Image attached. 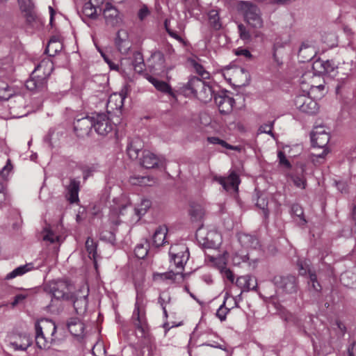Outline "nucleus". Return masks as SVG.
<instances>
[{
  "mask_svg": "<svg viewBox=\"0 0 356 356\" xmlns=\"http://www.w3.org/2000/svg\"><path fill=\"white\" fill-rule=\"evenodd\" d=\"M53 70V63L49 60H43L35 68L31 77L26 81V88L35 92L47 88V78Z\"/></svg>",
  "mask_w": 356,
  "mask_h": 356,
  "instance_id": "f257e3e1",
  "label": "nucleus"
},
{
  "mask_svg": "<svg viewBox=\"0 0 356 356\" xmlns=\"http://www.w3.org/2000/svg\"><path fill=\"white\" fill-rule=\"evenodd\" d=\"M180 90L184 96L195 97L204 103L211 101L213 97L211 87L196 76L191 77L187 83L180 88Z\"/></svg>",
  "mask_w": 356,
  "mask_h": 356,
  "instance_id": "f03ea898",
  "label": "nucleus"
},
{
  "mask_svg": "<svg viewBox=\"0 0 356 356\" xmlns=\"http://www.w3.org/2000/svg\"><path fill=\"white\" fill-rule=\"evenodd\" d=\"M35 327V341L40 349H48L55 341L56 326L54 321L47 318L38 321Z\"/></svg>",
  "mask_w": 356,
  "mask_h": 356,
  "instance_id": "7ed1b4c3",
  "label": "nucleus"
},
{
  "mask_svg": "<svg viewBox=\"0 0 356 356\" xmlns=\"http://www.w3.org/2000/svg\"><path fill=\"white\" fill-rule=\"evenodd\" d=\"M238 10L243 15L245 21L251 26L260 29L263 19L259 8L250 1H241L238 4Z\"/></svg>",
  "mask_w": 356,
  "mask_h": 356,
  "instance_id": "20e7f679",
  "label": "nucleus"
},
{
  "mask_svg": "<svg viewBox=\"0 0 356 356\" xmlns=\"http://www.w3.org/2000/svg\"><path fill=\"white\" fill-rule=\"evenodd\" d=\"M131 321L137 330L140 331L142 334H145L148 330L146 310L145 306L143 304V298L139 296H137L136 297Z\"/></svg>",
  "mask_w": 356,
  "mask_h": 356,
  "instance_id": "39448f33",
  "label": "nucleus"
},
{
  "mask_svg": "<svg viewBox=\"0 0 356 356\" xmlns=\"http://www.w3.org/2000/svg\"><path fill=\"white\" fill-rule=\"evenodd\" d=\"M311 140L314 147L323 149L322 153L316 154L318 158H324L328 153L327 145L330 135L324 127H316L311 134Z\"/></svg>",
  "mask_w": 356,
  "mask_h": 356,
  "instance_id": "423d86ee",
  "label": "nucleus"
},
{
  "mask_svg": "<svg viewBox=\"0 0 356 356\" xmlns=\"http://www.w3.org/2000/svg\"><path fill=\"white\" fill-rule=\"evenodd\" d=\"M273 282L277 291L282 293H296L298 289L297 278L293 275L275 276Z\"/></svg>",
  "mask_w": 356,
  "mask_h": 356,
  "instance_id": "0eeeda50",
  "label": "nucleus"
},
{
  "mask_svg": "<svg viewBox=\"0 0 356 356\" xmlns=\"http://www.w3.org/2000/svg\"><path fill=\"white\" fill-rule=\"evenodd\" d=\"M169 254L172 261L179 270L177 272H181L184 270L185 264L189 259V252L188 248L184 245H175L171 246Z\"/></svg>",
  "mask_w": 356,
  "mask_h": 356,
  "instance_id": "6e6552de",
  "label": "nucleus"
},
{
  "mask_svg": "<svg viewBox=\"0 0 356 356\" xmlns=\"http://www.w3.org/2000/svg\"><path fill=\"white\" fill-rule=\"evenodd\" d=\"M47 290L52 294L56 299L71 300L73 298V294L70 291V285L67 282L64 280H58L50 282Z\"/></svg>",
  "mask_w": 356,
  "mask_h": 356,
  "instance_id": "1a4fd4ad",
  "label": "nucleus"
},
{
  "mask_svg": "<svg viewBox=\"0 0 356 356\" xmlns=\"http://www.w3.org/2000/svg\"><path fill=\"white\" fill-rule=\"evenodd\" d=\"M294 104L298 110L308 115H315L319 110L317 102L306 95L296 96L294 99Z\"/></svg>",
  "mask_w": 356,
  "mask_h": 356,
  "instance_id": "9d476101",
  "label": "nucleus"
},
{
  "mask_svg": "<svg viewBox=\"0 0 356 356\" xmlns=\"http://www.w3.org/2000/svg\"><path fill=\"white\" fill-rule=\"evenodd\" d=\"M316 65H320L322 67V70L320 71L321 73L327 74L329 76H334L335 70L336 69L338 70L337 72H339V71L341 72V73L344 75H346L345 78H341V80H343L348 77V76L350 74L352 71V65L350 63H343V66H339L336 67L334 65V63L332 61L330 60H319L316 62L315 63Z\"/></svg>",
  "mask_w": 356,
  "mask_h": 356,
  "instance_id": "9b49d317",
  "label": "nucleus"
},
{
  "mask_svg": "<svg viewBox=\"0 0 356 356\" xmlns=\"http://www.w3.org/2000/svg\"><path fill=\"white\" fill-rule=\"evenodd\" d=\"M93 123L95 131L102 136L107 135L113 129L109 118L105 113H96L93 116Z\"/></svg>",
  "mask_w": 356,
  "mask_h": 356,
  "instance_id": "f8f14e48",
  "label": "nucleus"
},
{
  "mask_svg": "<svg viewBox=\"0 0 356 356\" xmlns=\"http://www.w3.org/2000/svg\"><path fill=\"white\" fill-rule=\"evenodd\" d=\"M126 93L122 90L120 93L112 94L107 102V112L109 114L118 115L121 113V109L124 105Z\"/></svg>",
  "mask_w": 356,
  "mask_h": 356,
  "instance_id": "ddd939ff",
  "label": "nucleus"
},
{
  "mask_svg": "<svg viewBox=\"0 0 356 356\" xmlns=\"http://www.w3.org/2000/svg\"><path fill=\"white\" fill-rule=\"evenodd\" d=\"M214 180L218 182L222 188L227 191H232L237 192L238 190V185L240 184V179L238 175L232 171L227 177H215Z\"/></svg>",
  "mask_w": 356,
  "mask_h": 356,
  "instance_id": "4468645a",
  "label": "nucleus"
},
{
  "mask_svg": "<svg viewBox=\"0 0 356 356\" xmlns=\"http://www.w3.org/2000/svg\"><path fill=\"white\" fill-rule=\"evenodd\" d=\"M13 96L15 102H17L22 106L24 104V98L23 96L16 95L13 88L9 86L6 82L0 81V99L8 100Z\"/></svg>",
  "mask_w": 356,
  "mask_h": 356,
  "instance_id": "2eb2a0df",
  "label": "nucleus"
},
{
  "mask_svg": "<svg viewBox=\"0 0 356 356\" xmlns=\"http://www.w3.org/2000/svg\"><path fill=\"white\" fill-rule=\"evenodd\" d=\"M103 15L107 25L115 26L121 22L119 11L108 3L106 4L103 10Z\"/></svg>",
  "mask_w": 356,
  "mask_h": 356,
  "instance_id": "dca6fc26",
  "label": "nucleus"
},
{
  "mask_svg": "<svg viewBox=\"0 0 356 356\" xmlns=\"http://www.w3.org/2000/svg\"><path fill=\"white\" fill-rule=\"evenodd\" d=\"M236 285L242 291H257V279L250 275L240 276L236 279Z\"/></svg>",
  "mask_w": 356,
  "mask_h": 356,
  "instance_id": "f3484780",
  "label": "nucleus"
},
{
  "mask_svg": "<svg viewBox=\"0 0 356 356\" xmlns=\"http://www.w3.org/2000/svg\"><path fill=\"white\" fill-rule=\"evenodd\" d=\"M214 99L221 113L228 114L232 112L235 103L233 97L227 95H218L214 97Z\"/></svg>",
  "mask_w": 356,
  "mask_h": 356,
  "instance_id": "a211bd4d",
  "label": "nucleus"
},
{
  "mask_svg": "<svg viewBox=\"0 0 356 356\" xmlns=\"http://www.w3.org/2000/svg\"><path fill=\"white\" fill-rule=\"evenodd\" d=\"M93 116H86L80 119L76 120L74 122V131L78 134H88L90 129L93 127Z\"/></svg>",
  "mask_w": 356,
  "mask_h": 356,
  "instance_id": "6ab92c4d",
  "label": "nucleus"
},
{
  "mask_svg": "<svg viewBox=\"0 0 356 356\" xmlns=\"http://www.w3.org/2000/svg\"><path fill=\"white\" fill-rule=\"evenodd\" d=\"M115 42L118 49L123 54H126L131 48L128 34L125 30L118 31Z\"/></svg>",
  "mask_w": 356,
  "mask_h": 356,
  "instance_id": "aec40b11",
  "label": "nucleus"
},
{
  "mask_svg": "<svg viewBox=\"0 0 356 356\" xmlns=\"http://www.w3.org/2000/svg\"><path fill=\"white\" fill-rule=\"evenodd\" d=\"M79 190L80 181L74 178L70 179V184L66 187V197L70 203H75L79 201Z\"/></svg>",
  "mask_w": 356,
  "mask_h": 356,
  "instance_id": "412c9836",
  "label": "nucleus"
},
{
  "mask_svg": "<svg viewBox=\"0 0 356 356\" xmlns=\"http://www.w3.org/2000/svg\"><path fill=\"white\" fill-rule=\"evenodd\" d=\"M140 165L145 168H153L157 165L159 159L151 152L145 149L142 152V157L140 159Z\"/></svg>",
  "mask_w": 356,
  "mask_h": 356,
  "instance_id": "4be33fe9",
  "label": "nucleus"
},
{
  "mask_svg": "<svg viewBox=\"0 0 356 356\" xmlns=\"http://www.w3.org/2000/svg\"><path fill=\"white\" fill-rule=\"evenodd\" d=\"M168 233V228L165 225H161L156 228L155 230L153 236H152V243L153 245L159 248L163 245L165 241L166 234Z\"/></svg>",
  "mask_w": 356,
  "mask_h": 356,
  "instance_id": "5701e85b",
  "label": "nucleus"
},
{
  "mask_svg": "<svg viewBox=\"0 0 356 356\" xmlns=\"http://www.w3.org/2000/svg\"><path fill=\"white\" fill-rule=\"evenodd\" d=\"M143 145L140 139L137 138L131 140L127 145V152L129 157L131 159H137L139 157L140 153L142 150Z\"/></svg>",
  "mask_w": 356,
  "mask_h": 356,
  "instance_id": "b1692460",
  "label": "nucleus"
},
{
  "mask_svg": "<svg viewBox=\"0 0 356 356\" xmlns=\"http://www.w3.org/2000/svg\"><path fill=\"white\" fill-rule=\"evenodd\" d=\"M130 209V205L122 204L119 207H113L111 209L110 220L114 224H118L120 220H118L121 216H124Z\"/></svg>",
  "mask_w": 356,
  "mask_h": 356,
  "instance_id": "393cba45",
  "label": "nucleus"
},
{
  "mask_svg": "<svg viewBox=\"0 0 356 356\" xmlns=\"http://www.w3.org/2000/svg\"><path fill=\"white\" fill-rule=\"evenodd\" d=\"M70 300L73 301V306L77 314L81 315L86 312L88 306V294L79 298L75 297L73 294V298Z\"/></svg>",
  "mask_w": 356,
  "mask_h": 356,
  "instance_id": "a878e982",
  "label": "nucleus"
},
{
  "mask_svg": "<svg viewBox=\"0 0 356 356\" xmlns=\"http://www.w3.org/2000/svg\"><path fill=\"white\" fill-rule=\"evenodd\" d=\"M148 81L155 87V88L163 93L174 96V92L170 86L163 81L159 80L153 76H149Z\"/></svg>",
  "mask_w": 356,
  "mask_h": 356,
  "instance_id": "bb28decb",
  "label": "nucleus"
},
{
  "mask_svg": "<svg viewBox=\"0 0 356 356\" xmlns=\"http://www.w3.org/2000/svg\"><path fill=\"white\" fill-rule=\"evenodd\" d=\"M67 327L72 334L77 337L81 336L85 329L84 324L77 318H71L67 323Z\"/></svg>",
  "mask_w": 356,
  "mask_h": 356,
  "instance_id": "cd10ccee",
  "label": "nucleus"
},
{
  "mask_svg": "<svg viewBox=\"0 0 356 356\" xmlns=\"http://www.w3.org/2000/svg\"><path fill=\"white\" fill-rule=\"evenodd\" d=\"M179 276L180 278H183L181 272L174 273L172 271L165 272L163 273H156L153 275V280L155 282H164L168 280L175 282L177 277Z\"/></svg>",
  "mask_w": 356,
  "mask_h": 356,
  "instance_id": "c85d7f7f",
  "label": "nucleus"
},
{
  "mask_svg": "<svg viewBox=\"0 0 356 356\" xmlns=\"http://www.w3.org/2000/svg\"><path fill=\"white\" fill-rule=\"evenodd\" d=\"M33 269H35V267L33 263L26 264L25 265H22L15 268L13 271L8 273L6 276V279L11 280L17 276H22L24 274L33 270Z\"/></svg>",
  "mask_w": 356,
  "mask_h": 356,
  "instance_id": "c756f323",
  "label": "nucleus"
},
{
  "mask_svg": "<svg viewBox=\"0 0 356 356\" xmlns=\"http://www.w3.org/2000/svg\"><path fill=\"white\" fill-rule=\"evenodd\" d=\"M131 57L134 71L141 73L145 69V63L143 54L139 51H134Z\"/></svg>",
  "mask_w": 356,
  "mask_h": 356,
  "instance_id": "7c9ffc66",
  "label": "nucleus"
},
{
  "mask_svg": "<svg viewBox=\"0 0 356 356\" xmlns=\"http://www.w3.org/2000/svg\"><path fill=\"white\" fill-rule=\"evenodd\" d=\"M238 240L242 245L247 248H257L259 245L258 239L250 234H242L239 236Z\"/></svg>",
  "mask_w": 356,
  "mask_h": 356,
  "instance_id": "2f4dec72",
  "label": "nucleus"
},
{
  "mask_svg": "<svg viewBox=\"0 0 356 356\" xmlns=\"http://www.w3.org/2000/svg\"><path fill=\"white\" fill-rule=\"evenodd\" d=\"M189 215L192 221H200L204 215V210L200 204H193L189 210Z\"/></svg>",
  "mask_w": 356,
  "mask_h": 356,
  "instance_id": "473e14b6",
  "label": "nucleus"
},
{
  "mask_svg": "<svg viewBox=\"0 0 356 356\" xmlns=\"http://www.w3.org/2000/svg\"><path fill=\"white\" fill-rule=\"evenodd\" d=\"M208 16L211 27L216 31L220 30L222 28V23L218 12L216 10H212L209 13Z\"/></svg>",
  "mask_w": 356,
  "mask_h": 356,
  "instance_id": "72a5a7b5",
  "label": "nucleus"
},
{
  "mask_svg": "<svg viewBox=\"0 0 356 356\" xmlns=\"http://www.w3.org/2000/svg\"><path fill=\"white\" fill-rule=\"evenodd\" d=\"M315 54L316 52L312 47L303 43L299 49L298 55L305 60H309L315 56Z\"/></svg>",
  "mask_w": 356,
  "mask_h": 356,
  "instance_id": "f704fd0d",
  "label": "nucleus"
},
{
  "mask_svg": "<svg viewBox=\"0 0 356 356\" xmlns=\"http://www.w3.org/2000/svg\"><path fill=\"white\" fill-rule=\"evenodd\" d=\"M151 207V202L147 199H143L139 204L134 209L135 214L140 218Z\"/></svg>",
  "mask_w": 356,
  "mask_h": 356,
  "instance_id": "c9c22d12",
  "label": "nucleus"
},
{
  "mask_svg": "<svg viewBox=\"0 0 356 356\" xmlns=\"http://www.w3.org/2000/svg\"><path fill=\"white\" fill-rule=\"evenodd\" d=\"M31 340L29 336L24 335L22 337L21 343L13 341L10 343V346L15 350H26L31 345Z\"/></svg>",
  "mask_w": 356,
  "mask_h": 356,
  "instance_id": "e433bc0d",
  "label": "nucleus"
},
{
  "mask_svg": "<svg viewBox=\"0 0 356 356\" xmlns=\"http://www.w3.org/2000/svg\"><path fill=\"white\" fill-rule=\"evenodd\" d=\"M207 141L211 144L220 145L221 146L225 147L227 149L236 150V151L241 150V147L239 146L231 145L228 144L226 141H225L218 137H214V136L208 137Z\"/></svg>",
  "mask_w": 356,
  "mask_h": 356,
  "instance_id": "4c0bfd02",
  "label": "nucleus"
},
{
  "mask_svg": "<svg viewBox=\"0 0 356 356\" xmlns=\"http://www.w3.org/2000/svg\"><path fill=\"white\" fill-rule=\"evenodd\" d=\"M256 206L262 210L264 218H268L269 211L267 209L268 200L266 195L264 194L259 195L257 200Z\"/></svg>",
  "mask_w": 356,
  "mask_h": 356,
  "instance_id": "58836bf2",
  "label": "nucleus"
},
{
  "mask_svg": "<svg viewBox=\"0 0 356 356\" xmlns=\"http://www.w3.org/2000/svg\"><path fill=\"white\" fill-rule=\"evenodd\" d=\"M62 48V44L56 40L51 39L49 42L45 49L46 54L49 56H53L56 53L59 51Z\"/></svg>",
  "mask_w": 356,
  "mask_h": 356,
  "instance_id": "ea45409f",
  "label": "nucleus"
},
{
  "mask_svg": "<svg viewBox=\"0 0 356 356\" xmlns=\"http://www.w3.org/2000/svg\"><path fill=\"white\" fill-rule=\"evenodd\" d=\"M307 273L309 277V280L308 281L309 287H312L314 291L319 292L321 290V286L317 280V276L315 272L311 269H308Z\"/></svg>",
  "mask_w": 356,
  "mask_h": 356,
  "instance_id": "a19ab883",
  "label": "nucleus"
},
{
  "mask_svg": "<svg viewBox=\"0 0 356 356\" xmlns=\"http://www.w3.org/2000/svg\"><path fill=\"white\" fill-rule=\"evenodd\" d=\"M120 71L126 74H130L134 71L131 57H125L120 60Z\"/></svg>",
  "mask_w": 356,
  "mask_h": 356,
  "instance_id": "79ce46f5",
  "label": "nucleus"
},
{
  "mask_svg": "<svg viewBox=\"0 0 356 356\" xmlns=\"http://www.w3.org/2000/svg\"><path fill=\"white\" fill-rule=\"evenodd\" d=\"M97 8L92 5L89 1L86 3L83 8V13L85 16L91 19H95L97 15Z\"/></svg>",
  "mask_w": 356,
  "mask_h": 356,
  "instance_id": "37998d69",
  "label": "nucleus"
},
{
  "mask_svg": "<svg viewBox=\"0 0 356 356\" xmlns=\"http://www.w3.org/2000/svg\"><path fill=\"white\" fill-rule=\"evenodd\" d=\"M42 234L43 241H49L51 243L58 240V236L53 233L49 226L44 228Z\"/></svg>",
  "mask_w": 356,
  "mask_h": 356,
  "instance_id": "c03bdc74",
  "label": "nucleus"
},
{
  "mask_svg": "<svg viewBox=\"0 0 356 356\" xmlns=\"http://www.w3.org/2000/svg\"><path fill=\"white\" fill-rule=\"evenodd\" d=\"M86 248L90 259H95L97 245L91 238H88L86 241Z\"/></svg>",
  "mask_w": 356,
  "mask_h": 356,
  "instance_id": "a18cd8bd",
  "label": "nucleus"
},
{
  "mask_svg": "<svg viewBox=\"0 0 356 356\" xmlns=\"http://www.w3.org/2000/svg\"><path fill=\"white\" fill-rule=\"evenodd\" d=\"M146 245L142 243L138 244L134 249V254L138 259H144L148 253V244L146 241Z\"/></svg>",
  "mask_w": 356,
  "mask_h": 356,
  "instance_id": "49530a36",
  "label": "nucleus"
},
{
  "mask_svg": "<svg viewBox=\"0 0 356 356\" xmlns=\"http://www.w3.org/2000/svg\"><path fill=\"white\" fill-rule=\"evenodd\" d=\"M291 179L293 183V184L301 189H305L306 187V179L303 175H291Z\"/></svg>",
  "mask_w": 356,
  "mask_h": 356,
  "instance_id": "de8ad7c7",
  "label": "nucleus"
},
{
  "mask_svg": "<svg viewBox=\"0 0 356 356\" xmlns=\"http://www.w3.org/2000/svg\"><path fill=\"white\" fill-rule=\"evenodd\" d=\"M129 181L133 185H147L149 179V177L143 176H132L130 177Z\"/></svg>",
  "mask_w": 356,
  "mask_h": 356,
  "instance_id": "09e8293b",
  "label": "nucleus"
},
{
  "mask_svg": "<svg viewBox=\"0 0 356 356\" xmlns=\"http://www.w3.org/2000/svg\"><path fill=\"white\" fill-rule=\"evenodd\" d=\"M229 309L225 307V300L220 306L216 312V316L221 321H224L226 319L227 314L229 313Z\"/></svg>",
  "mask_w": 356,
  "mask_h": 356,
  "instance_id": "8fccbe9b",
  "label": "nucleus"
},
{
  "mask_svg": "<svg viewBox=\"0 0 356 356\" xmlns=\"http://www.w3.org/2000/svg\"><path fill=\"white\" fill-rule=\"evenodd\" d=\"M291 211L293 215L300 218V219L302 221V224H305L307 222L304 218L303 209L299 204H293L291 207Z\"/></svg>",
  "mask_w": 356,
  "mask_h": 356,
  "instance_id": "3c124183",
  "label": "nucleus"
},
{
  "mask_svg": "<svg viewBox=\"0 0 356 356\" xmlns=\"http://www.w3.org/2000/svg\"><path fill=\"white\" fill-rule=\"evenodd\" d=\"M238 33L241 40L244 41H250L251 40V35L250 32L246 29L244 25L239 24L238 26Z\"/></svg>",
  "mask_w": 356,
  "mask_h": 356,
  "instance_id": "603ef678",
  "label": "nucleus"
},
{
  "mask_svg": "<svg viewBox=\"0 0 356 356\" xmlns=\"http://www.w3.org/2000/svg\"><path fill=\"white\" fill-rule=\"evenodd\" d=\"M193 67L195 72L202 78L208 79L209 77V73L204 70V67L196 62L193 63Z\"/></svg>",
  "mask_w": 356,
  "mask_h": 356,
  "instance_id": "864d4df0",
  "label": "nucleus"
},
{
  "mask_svg": "<svg viewBox=\"0 0 356 356\" xmlns=\"http://www.w3.org/2000/svg\"><path fill=\"white\" fill-rule=\"evenodd\" d=\"M273 127V122H270L268 124H264L260 126L259 129V133H265L270 135L273 138H275L274 134L272 131Z\"/></svg>",
  "mask_w": 356,
  "mask_h": 356,
  "instance_id": "5fc2aeb1",
  "label": "nucleus"
},
{
  "mask_svg": "<svg viewBox=\"0 0 356 356\" xmlns=\"http://www.w3.org/2000/svg\"><path fill=\"white\" fill-rule=\"evenodd\" d=\"M220 270L223 276L227 279L230 282L234 283V275L230 269L227 268L225 266H220Z\"/></svg>",
  "mask_w": 356,
  "mask_h": 356,
  "instance_id": "6e6d98bb",
  "label": "nucleus"
},
{
  "mask_svg": "<svg viewBox=\"0 0 356 356\" xmlns=\"http://www.w3.org/2000/svg\"><path fill=\"white\" fill-rule=\"evenodd\" d=\"M277 157L280 165L285 166L287 168H291V165L289 160L286 159L284 153L282 151H279L277 153Z\"/></svg>",
  "mask_w": 356,
  "mask_h": 356,
  "instance_id": "4d7b16f0",
  "label": "nucleus"
},
{
  "mask_svg": "<svg viewBox=\"0 0 356 356\" xmlns=\"http://www.w3.org/2000/svg\"><path fill=\"white\" fill-rule=\"evenodd\" d=\"M152 57L154 59H156L159 60V64L161 65L160 70H162L164 66V62H165V57L164 54L160 51H155L152 54Z\"/></svg>",
  "mask_w": 356,
  "mask_h": 356,
  "instance_id": "13d9d810",
  "label": "nucleus"
},
{
  "mask_svg": "<svg viewBox=\"0 0 356 356\" xmlns=\"http://www.w3.org/2000/svg\"><path fill=\"white\" fill-rule=\"evenodd\" d=\"M29 292L24 291V293L17 294L15 296L14 300L12 302L13 307L16 306L19 303L22 302L24 300H25L29 296Z\"/></svg>",
  "mask_w": 356,
  "mask_h": 356,
  "instance_id": "bf43d9fd",
  "label": "nucleus"
},
{
  "mask_svg": "<svg viewBox=\"0 0 356 356\" xmlns=\"http://www.w3.org/2000/svg\"><path fill=\"white\" fill-rule=\"evenodd\" d=\"M18 1L22 11L29 10L33 7V3L31 0H18Z\"/></svg>",
  "mask_w": 356,
  "mask_h": 356,
  "instance_id": "052dcab7",
  "label": "nucleus"
},
{
  "mask_svg": "<svg viewBox=\"0 0 356 356\" xmlns=\"http://www.w3.org/2000/svg\"><path fill=\"white\" fill-rule=\"evenodd\" d=\"M13 168L12 164L10 160H8L6 165L2 168L0 172V175L2 177H6L8 173L11 171Z\"/></svg>",
  "mask_w": 356,
  "mask_h": 356,
  "instance_id": "680f3d73",
  "label": "nucleus"
},
{
  "mask_svg": "<svg viewBox=\"0 0 356 356\" xmlns=\"http://www.w3.org/2000/svg\"><path fill=\"white\" fill-rule=\"evenodd\" d=\"M165 27L166 31L172 38L176 39L177 40H178L179 42L182 41V38H181V36H179L175 31H174L168 28L167 20H165Z\"/></svg>",
  "mask_w": 356,
  "mask_h": 356,
  "instance_id": "e2e57ef3",
  "label": "nucleus"
},
{
  "mask_svg": "<svg viewBox=\"0 0 356 356\" xmlns=\"http://www.w3.org/2000/svg\"><path fill=\"white\" fill-rule=\"evenodd\" d=\"M236 54L238 56H243L248 58L252 57L250 51L246 49H238L236 51Z\"/></svg>",
  "mask_w": 356,
  "mask_h": 356,
  "instance_id": "0e129e2a",
  "label": "nucleus"
},
{
  "mask_svg": "<svg viewBox=\"0 0 356 356\" xmlns=\"http://www.w3.org/2000/svg\"><path fill=\"white\" fill-rule=\"evenodd\" d=\"M149 10L146 6L142 7L138 12V17L142 20L149 15Z\"/></svg>",
  "mask_w": 356,
  "mask_h": 356,
  "instance_id": "69168bd1",
  "label": "nucleus"
},
{
  "mask_svg": "<svg viewBox=\"0 0 356 356\" xmlns=\"http://www.w3.org/2000/svg\"><path fill=\"white\" fill-rule=\"evenodd\" d=\"M24 12L26 13V20L29 22H31L32 21H33L35 19V16L32 13L31 9H30L29 10H27V11H24Z\"/></svg>",
  "mask_w": 356,
  "mask_h": 356,
  "instance_id": "338daca9",
  "label": "nucleus"
},
{
  "mask_svg": "<svg viewBox=\"0 0 356 356\" xmlns=\"http://www.w3.org/2000/svg\"><path fill=\"white\" fill-rule=\"evenodd\" d=\"M110 69L113 70L120 71V65H118V64H115L113 63L111 60H109L108 63H106Z\"/></svg>",
  "mask_w": 356,
  "mask_h": 356,
  "instance_id": "774afa93",
  "label": "nucleus"
}]
</instances>
